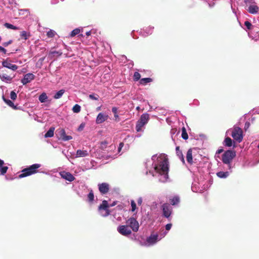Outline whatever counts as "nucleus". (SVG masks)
Returning a JSON list of instances; mask_svg holds the SVG:
<instances>
[{
	"mask_svg": "<svg viewBox=\"0 0 259 259\" xmlns=\"http://www.w3.org/2000/svg\"><path fill=\"white\" fill-rule=\"evenodd\" d=\"M127 223L129 224V227L134 232H137L139 230V225L138 222L134 218H130L127 221Z\"/></svg>",
	"mask_w": 259,
	"mask_h": 259,
	"instance_id": "423d86ee",
	"label": "nucleus"
},
{
	"mask_svg": "<svg viewBox=\"0 0 259 259\" xmlns=\"http://www.w3.org/2000/svg\"><path fill=\"white\" fill-rule=\"evenodd\" d=\"M131 206H132V211L133 212L137 208L136 204L135 201L133 200H131Z\"/></svg>",
	"mask_w": 259,
	"mask_h": 259,
	"instance_id": "a19ab883",
	"label": "nucleus"
},
{
	"mask_svg": "<svg viewBox=\"0 0 259 259\" xmlns=\"http://www.w3.org/2000/svg\"><path fill=\"white\" fill-rule=\"evenodd\" d=\"M99 96L98 95L91 94L89 95V98L94 100H98L99 99Z\"/></svg>",
	"mask_w": 259,
	"mask_h": 259,
	"instance_id": "ea45409f",
	"label": "nucleus"
},
{
	"mask_svg": "<svg viewBox=\"0 0 259 259\" xmlns=\"http://www.w3.org/2000/svg\"><path fill=\"white\" fill-rule=\"evenodd\" d=\"M223 151H224L223 149H222V148H221V149H218V150L217 151V153H218V154H220V153H222Z\"/></svg>",
	"mask_w": 259,
	"mask_h": 259,
	"instance_id": "603ef678",
	"label": "nucleus"
},
{
	"mask_svg": "<svg viewBox=\"0 0 259 259\" xmlns=\"http://www.w3.org/2000/svg\"><path fill=\"white\" fill-rule=\"evenodd\" d=\"M181 136L182 138L184 140H187L188 139V135L185 127L182 128Z\"/></svg>",
	"mask_w": 259,
	"mask_h": 259,
	"instance_id": "7c9ffc66",
	"label": "nucleus"
},
{
	"mask_svg": "<svg viewBox=\"0 0 259 259\" xmlns=\"http://www.w3.org/2000/svg\"><path fill=\"white\" fill-rule=\"evenodd\" d=\"M108 117L109 116L107 114H104L103 113H100L97 116L96 120V123L101 124L104 122L105 121L107 120Z\"/></svg>",
	"mask_w": 259,
	"mask_h": 259,
	"instance_id": "ddd939ff",
	"label": "nucleus"
},
{
	"mask_svg": "<svg viewBox=\"0 0 259 259\" xmlns=\"http://www.w3.org/2000/svg\"><path fill=\"white\" fill-rule=\"evenodd\" d=\"M96 109H97V111L100 110H101V107H97Z\"/></svg>",
	"mask_w": 259,
	"mask_h": 259,
	"instance_id": "4d7b16f0",
	"label": "nucleus"
},
{
	"mask_svg": "<svg viewBox=\"0 0 259 259\" xmlns=\"http://www.w3.org/2000/svg\"><path fill=\"white\" fill-rule=\"evenodd\" d=\"M57 132L60 138L64 141H69L72 139V137L71 136H67L66 135L65 131L63 128H60L57 131Z\"/></svg>",
	"mask_w": 259,
	"mask_h": 259,
	"instance_id": "1a4fd4ad",
	"label": "nucleus"
},
{
	"mask_svg": "<svg viewBox=\"0 0 259 259\" xmlns=\"http://www.w3.org/2000/svg\"><path fill=\"white\" fill-rule=\"evenodd\" d=\"M231 136L234 141L238 143L241 142L243 138L242 130L238 126H234L232 131Z\"/></svg>",
	"mask_w": 259,
	"mask_h": 259,
	"instance_id": "20e7f679",
	"label": "nucleus"
},
{
	"mask_svg": "<svg viewBox=\"0 0 259 259\" xmlns=\"http://www.w3.org/2000/svg\"><path fill=\"white\" fill-rule=\"evenodd\" d=\"M2 65L4 67L10 69L13 71H15L18 69V66L16 65L9 62L7 60L3 61Z\"/></svg>",
	"mask_w": 259,
	"mask_h": 259,
	"instance_id": "dca6fc26",
	"label": "nucleus"
},
{
	"mask_svg": "<svg viewBox=\"0 0 259 259\" xmlns=\"http://www.w3.org/2000/svg\"><path fill=\"white\" fill-rule=\"evenodd\" d=\"M107 144H108V143L106 141L102 142L101 143V146L102 148H106Z\"/></svg>",
	"mask_w": 259,
	"mask_h": 259,
	"instance_id": "c03bdc74",
	"label": "nucleus"
},
{
	"mask_svg": "<svg viewBox=\"0 0 259 259\" xmlns=\"http://www.w3.org/2000/svg\"><path fill=\"white\" fill-rule=\"evenodd\" d=\"M64 93H65V90L63 89H62V90L59 91L54 96V98L55 99H58L60 98L62 96V95L64 94Z\"/></svg>",
	"mask_w": 259,
	"mask_h": 259,
	"instance_id": "cd10ccee",
	"label": "nucleus"
},
{
	"mask_svg": "<svg viewBox=\"0 0 259 259\" xmlns=\"http://www.w3.org/2000/svg\"><path fill=\"white\" fill-rule=\"evenodd\" d=\"M94 200V194L92 190H91L88 195V200L90 202H92Z\"/></svg>",
	"mask_w": 259,
	"mask_h": 259,
	"instance_id": "c85d7f7f",
	"label": "nucleus"
},
{
	"mask_svg": "<svg viewBox=\"0 0 259 259\" xmlns=\"http://www.w3.org/2000/svg\"><path fill=\"white\" fill-rule=\"evenodd\" d=\"M118 232L123 236H128L132 233V231L127 225H121L117 228Z\"/></svg>",
	"mask_w": 259,
	"mask_h": 259,
	"instance_id": "0eeeda50",
	"label": "nucleus"
},
{
	"mask_svg": "<svg viewBox=\"0 0 259 259\" xmlns=\"http://www.w3.org/2000/svg\"><path fill=\"white\" fill-rule=\"evenodd\" d=\"M178 150H179L178 146H177V147H176V151H177V152H178Z\"/></svg>",
	"mask_w": 259,
	"mask_h": 259,
	"instance_id": "13d9d810",
	"label": "nucleus"
},
{
	"mask_svg": "<svg viewBox=\"0 0 259 259\" xmlns=\"http://www.w3.org/2000/svg\"><path fill=\"white\" fill-rule=\"evenodd\" d=\"M109 207V205H108V202L106 200H103L102 201V204H101L99 206V209H104L106 211V213L105 214L103 215V217H107L109 215L110 213V210L108 209Z\"/></svg>",
	"mask_w": 259,
	"mask_h": 259,
	"instance_id": "9d476101",
	"label": "nucleus"
},
{
	"mask_svg": "<svg viewBox=\"0 0 259 259\" xmlns=\"http://www.w3.org/2000/svg\"><path fill=\"white\" fill-rule=\"evenodd\" d=\"M41 165L38 163L33 164L30 166L25 168L21 170V174L19 175V178L31 176L38 172L37 169L40 167Z\"/></svg>",
	"mask_w": 259,
	"mask_h": 259,
	"instance_id": "f03ea898",
	"label": "nucleus"
},
{
	"mask_svg": "<svg viewBox=\"0 0 259 259\" xmlns=\"http://www.w3.org/2000/svg\"><path fill=\"white\" fill-rule=\"evenodd\" d=\"M116 204V202L114 201L112 204H111L109 206L112 207V206H114V205H115Z\"/></svg>",
	"mask_w": 259,
	"mask_h": 259,
	"instance_id": "864d4df0",
	"label": "nucleus"
},
{
	"mask_svg": "<svg viewBox=\"0 0 259 259\" xmlns=\"http://www.w3.org/2000/svg\"><path fill=\"white\" fill-rule=\"evenodd\" d=\"M249 125H250L249 122H246L245 123V127H244V128H245V130H247V128L249 127Z\"/></svg>",
	"mask_w": 259,
	"mask_h": 259,
	"instance_id": "3c124183",
	"label": "nucleus"
},
{
	"mask_svg": "<svg viewBox=\"0 0 259 259\" xmlns=\"http://www.w3.org/2000/svg\"><path fill=\"white\" fill-rule=\"evenodd\" d=\"M141 75L138 72H135L134 74L133 79L135 81H138L141 79Z\"/></svg>",
	"mask_w": 259,
	"mask_h": 259,
	"instance_id": "f704fd0d",
	"label": "nucleus"
},
{
	"mask_svg": "<svg viewBox=\"0 0 259 259\" xmlns=\"http://www.w3.org/2000/svg\"><path fill=\"white\" fill-rule=\"evenodd\" d=\"M258 7L256 5H250L248 7V11L250 14H256L258 11Z\"/></svg>",
	"mask_w": 259,
	"mask_h": 259,
	"instance_id": "412c9836",
	"label": "nucleus"
},
{
	"mask_svg": "<svg viewBox=\"0 0 259 259\" xmlns=\"http://www.w3.org/2000/svg\"><path fill=\"white\" fill-rule=\"evenodd\" d=\"M17 94L14 91H11L10 93L11 99L13 100H15L17 98Z\"/></svg>",
	"mask_w": 259,
	"mask_h": 259,
	"instance_id": "58836bf2",
	"label": "nucleus"
},
{
	"mask_svg": "<svg viewBox=\"0 0 259 259\" xmlns=\"http://www.w3.org/2000/svg\"><path fill=\"white\" fill-rule=\"evenodd\" d=\"M157 238H158V236L157 235H151L150 236H149L147 238V241L148 243H154L156 242Z\"/></svg>",
	"mask_w": 259,
	"mask_h": 259,
	"instance_id": "b1692460",
	"label": "nucleus"
},
{
	"mask_svg": "<svg viewBox=\"0 0 259 259\" xmlns=\"http://www.w3.org/2000/svg\"><path fill=\"white\" fill-rule=\"evenodd\" d=\"M139 109H140V107H137V110H139Z\"/></svg>",
	"mask_w": 259,
	"mask_h": 259,
	"instance_id": "bf43d9fd",
	"label": "nucleus"
},
{
	"mask_svg": "<svg viewBox=\"0 0 259 259\" xmlns=\"http://www.w3.org/2000/svg\"><path fill=\"white\" fill-rule=\"evenodd\" d=\"M89 155V153L87 150H77L76 153V158L83 157Z\"/></svg>",
	"mask_w": 259,
	"mask_h": 259,
	"instance_id": "a211bd4d",
	"label": "nucleus"
},
{
	"mask_svg": "<svg viewBox=\"0 0 259 259\" xmlns=\"http://www.w3.org/2000/svg\"><path fill=\"white\" fill-rule=\"evenodd\" d=\"M257 147L259 148V145H258Z\"/></svg>",
	"mask_w": 259,
	"mask_h": 259,
	"instance_id": "e2e57ef3",
	"label": "nucleus"
},
{
	"mask_svg": "<svg viewBox=\"0 0 259 259\" xmlns=\"http://www.w3.org/2000/svg\"><path fill=\"white\" fill-rule=\"evenodd\" d=\"M47 35L49 38H52L55 36V31L50 29L47 32Z\"/></svg>",
	"mask_w": 259,
	"mask_h": 259,
	"instance_id": "e433bc0d",
	"label": "nucleus"
},
{
	"mask_svg": "<svg viewBox=\"0 0 259 259\" xmlns=\"http://www.w3.org/2000/svg\"><path fill=\"white\" fill-rule=\"evenodd\" d=\"M0 52H2L4 54H6L7 50L4 47L0 46Z\"/></svg>",
	"mask_w": 259,
	"mask_h": 259,
	"instance_id": "49530a36",
	"label": "nucleus"
},
{
	"mask_svg": "<svg viewBox=\"0 0 259 259\" xmlns=\"http://www.w3.org/2000/svg\"><path fill=\"white\" fill-rule=\"evenodd\" d=\"M153 81V79L151 78H143L140 80L139 83L140 84L143 85H145L147 83H150Z\"/></svg>",
	"mask_w": 259,
	"mask_h": 259,
	"instance_id": "4be33fe9",
	"label": "nucleus"
},
{
	"mask_svg": "<svg viewBox=\"0 0 259 259\" xmlns=\"http://www.w3.org/2000/svg\"><path fill=\"white\" fill-rule=\"evenodd\" d=\"M236 155V152L235 151L230 150H227L222 155V160L224 163L228 165L229 169L232 168L231 163Z\"/></svg>",
	"mask_w": 259,
	"mask_h": 259,
	"instance_id": "7ed1b4c3",
	"label": "nucleus"
},
{
	"mask_svg": "<svg viewBox=\"0 0 259 259\" xmlns=\"http://www.w3.org/2000/svg\"><path fill=\"white\" fill-rule=\"evenodd\" d=\"M142 201H143L142 198L141 197L139 198L137 200L138 204L139 205H141L142 203Z\"/></svg>",
	"mask_w": 259,
	"mask_h": 259,
	"instance_id": "8fccbe9b",
	"label": "nucleus"
},
{
	"mask_svg": "<svg viewBox=\"0 0 259 259\" xmlns=\"http://www.w3.org/2000/svg\"><path fill=\"white\" fill-rule=\"evenodd\" d=\"M4 26L8 29H12L14 30L18 29V28L17 27L8 23H5L4 24Z\"/></svg>",
	"mask_w": 259,
	"mask_h": 259,
	"instance_id": "473e14b6",
	"label": "nucleus"
},
{
	"mask_svg": "<svg viewBox=\"0 0 259 259\" xmlns=\"http://www.w3.org/2000/svg\"><path fill=\"white\" fill-rule=\"evenodd\" d=\"M47 99H48V96H47L46 93H42L39 96V98H38L39 101L41 103H45V102H46Z\"/></svg>",
	"mask_w": 259,
	"mask_h": 259,
	"instance_id": "a878e982",
	"label": "nucleus"
},
{
	"mask_svg": "<svg viewBox=\"0 0 259 259\" xmlns=\"http://www.w3.org/2000/svg\"><path fill=\"white\" fill-rule=\"evenodd\" d=\"M99 190L102 194L107 193L109 190V185L106 183L98 184Z\"/></svg>",
	"mask_w": 259,
	"mask_h": 259,
	"instance_id": "f8f14e48",
	"label": "nucleus"
},
{
	"mask_svg": "<svg viewBox=\"0 0 259 259\" xmlns=\"http://www.w3.org/2000/svg\"><path fill=\"white\" fill-rule=\"evenodd\" d=\"M12 43V40H10L8 42H4L3 44V45L4 47H6L8 46L9 45L11 44Z\"/></svg>",
	"mask_w": 259,
	"mask_h": 259,
	"instance_id": "a18cd8bd",
	"label": "nucleus"
},
{
	"mask_svg": "<svg viewBox=\"0 0 259 259\" xmlns=\"http://www.w3.org/2000/svg\"><path fill=\"white\" fill-rule=\"evenodd\" d=\"M169 202L171 205H175L178 203V197L175 196L172 199H169Z\"/></svg>",
	"mask_w": 259,
	"mask_h": 259,
	"instance_id": "c9c22d12",
	"label": "nucleus"
},
{
	"mask_svg": "<svg viewBox=\"0 0 259 259\" xmlns=\"http://www.w3.org/2000/svg\"><path fill=\"white\" fill-rule=\"evenodd\" d=\"M123 145H124L123 143H122V142L120 143V144L119 145L118 148V152H120L121 151V150L122 148L123 147Z\"/></svg>",
	"mask_w": 259,
	"mask_h": 259,
	"instance_id": "de8ad7c7",
	"label": "nucleus"
},
{
	"mask_svg": "<svg viewBox=\"0 0 259 259\" xmlns=\"http://www.w3.org/2000/svg\"><path fill=\"white\" fill-rule=\"evenodd\" d=\"M85 34H86V35H87V36H89V35H91V32L90 31H88V32H87L85 33Z\"/></svg>",
	"mask_w": 259,
	"mask_h": 259,
	"instance_id": "5fc2aeb1",
	"label": "nucleus"
},
{
	"mask_svg": "<svg viewBox=\"0 0 259 259\" xmlns=\"http://www.w3.org/2000/svg\"><path fill=\"white\" fill-rule=\"evenodd\" d=\"M181 160H182V161L183 162V163H185L184 158V157H183V156H182Z\"/></svg>",
	"mask_w": 259,
	"mask_h": 259,
	"instance_id": "6e6d98bb",
	"label": "nucleus"
},
{
	"mask_svg": "<svg viewBox=\"0 0 259 259\" xmlns=\"http://www.w3.org/2000/svg\"><path fill=\"white\" fill-rule=\"evenodd\" d=\"M4 164V161L0 159V171L1 174L2 175H4L7 171L8 169V167L6 166H3Z\"/></svg>",
	"mask_w": 259,
	"mask_h": 259,
	"instance_id": "aec40b11",
	"label": "nucleus"
},
{
	"mask_svg": "<svg viewBox=\"0 0 259 259\" xmlns=\"http://www.w3.org/2000/svg\"><path fill=\"white\" fill-rule=\"evenodd\" d=\"M79 36H83V35L82 34H80V35H79Z\"/></svg>",
	"mask_w": 259,
	"mask_h": 259,
	"instance_id": "052dcab7",
	"label": "nucleus"
},
{
	"mask_svg": "<svg viewBox=\"0 0 259 259\" xmlns=\"http://www.w3.org/2000/svg\"><path fill=\"white\" fill-rule=\"evenodd\" d=\"M35 76L32 73H27L24 76V77L21 79V82L23 85H25L28 83H29L34 79Z\"/></svg>",
	"mask_w": 259,
	"mask_h": 259,
	"instance_id": "9b49d317",
	"label": "nucleus"
},
{
	"mask_svg": "<svg viewBox=\"0 0 259 259\" xmlns=\"http://www.w3.org/2000/svg\"><path fill=\"white\" fill-rule=\"evenodd\" d=\"M14 76H11L10 75H8L7 73L5 72H2L0 74V78L1 80L3 81L7 82V83H10L12 82V79L13 78Z\"/></svg>",
	"mask_w": 259,
	"mask_h": 259,
	"instance_id": "2eb2a0df",
	"label": "nucleus"
},
{
	"mask_svg": "<svg viewBox=\"0 0 259 259\" xmlns=\"http://www.w3.org/2000/svg\"><path fill=\"white\" fill-rule=\"evenodd\" d=\"M186 159L187 162L192 164L193 162V156H192V149H190L187 152L186 155Z\"/></svg>",
	"mask_w": 259,
	"mask_h": 259,
	"instance_id": "6ab92c4d",
	"label": "nucleus"
},
{
	"mask_svg": "<svg viewBox=\"0 0 259 259\" xmlns=\"http://www.w3.org/2000/svg\"><path fill=\"white\" fill-rule=\"evenodd\" d=\"M60 175L62 178L69 182H72L75 179V177L71 173L69 172H61Z\"/></svg>",
	"mask_w": 259,
	"mask_h": 259,
	"instance_id": "4468645a",
	"label": "nucleus"
},
{
	"mask_svg": "<svg viewBox=\"0 0 259 259\" xmlns=\"http://www.w3.org/2000/svg\"><path fill=\"white\" fill-rule=\"evenodd\" d=\"M3 100L7 105L12 107L13 109L15 110L18 109L17 106L14 105V103L10 100L5 99L4 97H3Z\"/></svg>",
	"mask_w": 259,
	"mask_h": 259,
	"instance_id": "5701e85b",
	"label": "nucleus"
},
{
	"mask_svg": "<svg viewBox=\"0 0 259 259\" xmlns=\"http://www.w3.org/2000/svg\"><path fill=\"white\" fill-rule=\"evenodd\" d=\"M50 54H57L59 56H60L62 54V52L61 51H52L50 53Z\"/></svg>",
	"mask_w": 259,
	"mask_h": 259,
	"instance_id": "37998d69",
	"label": "nucleus"
},
{
	"mask_svg": "<svg viewBox=\"0 0 259 259\" xmlns=\"http://www.w3.org/2000/svg\"><path fill=\"white\" fill-rule=\"evenodd\" d=\"M112 111L114 114V117L117 118H118V115L117 114V108L115 107H114L112 108Z\"/></svg>",
	"mask_w": 259,
	"mask_h": 259,
	"instance_id": "79ce46f5",
	"label": "nucleus"
},
{
	"mask_svg": "<svg viewBox=\"0 0 259 259\" xmlns=\"http://www.w3.org/2000/svg\"><path fill=\"white\" fill-rule=\"evenodd\" d=\"M233 143H234L233 147H236V145H235V142L233 141L231 138L229 137H226L224 141V144L227 147L232 146L233 145Z\"/></svg>",
	"mask_w": 259,
	"mask_h": 259,
	"instance_id": "f3484780",
	"label": "nucleus"
},
{
	"mask_svg": "<svg viewBox=\"0 0 259 259\" xmlns=\"http://www.w3.org/2000/svg\"><path fill=\"white\" fill-rule=\"evenodd\" d=\"M244 25L248 30L251 29L252 25L250 22L246 21L244 22Z\"/></svg>",
	"mask_w": 259,
	"mask_h": 259,
	"instance_id": "4c0bfd02",
	"label": "nucleus"
},
{
	"mask_svg": "<svg viewBox=\"0 0 259 259\" xmlns=\"http://www.w3.org/2000/svg\"><path fill=\"white\" fill-rule=\"evenodd\" d=\"M149 120V115L147 113L143 114L137 122L136 126L137 132H139L141 131L142 128L148 122Z\"/></svg>",
	"mask_w": 259,
	"mask_h": 259,
	"instance_id": "39448f33",
	"label": "nucleus"
},
{
	"mask_svg": "<svg viewBox=\"0 0 259 259\" xmlns=\"http://www.w3.org/2000/svg\"><path fill=\"white\" fill-rule=\"evenodd\" d=\"M81 107L78 104H75L72 108V111L74 113H79L80 111Z\"/></svg>",
	"mask_w": 259,
	"mask_h": 259,
	"instance_id": "72a5a7b5",
	"label": "nucleus"
},
{
	"mask_svg": "<svg viewBox=\"0 0 259 259\" xmlns=\"http://www.w3.org/2000/svg\"><path fill=\"white\" fill-rule=\"evenodd\" d=\"M20 36L22 38L26 40L30 36V35L29 33H27L26 31H23L21 32Z\"/></svg>",
	"mask_w": 259,
	"mask_h": 259,
	"instance_id": "c756f323",
	"label": "nucleus"
},
{
	"mask_svg": "<svg viewBox=\"0 0 259 259\" xmlns=\"http://www.w3.org/2000/svg\"><path fill=\"white\" fill-rule=\"evenodd\" d=\"M171 226H172V225L171 224H167L165 226V229L167 231H169L171 229Z\"/></svg>",
	"mask_w": 259,
	"mask_h": 259,
	"instance_id": "09e8293b",
	"label": "nucleus"
},
{
	"mask_svg": "<svg viewBox=\"0 0 259 259\" xmlns=\"http://www.w3.org/2000/svg\"><path fill=\"white\" fill-rule=\"evenodd\" d=\"M157 164L155 165L154 168L156 171L160 175H165L168 172V159L165 157H158Z\"/></svg>",
	"mask_w": 259,
	"mask_h": 259,
	"instance_id": "f257e3e1",
	"label": "nucleus"
},
{
	"mask_svg": "<svg viewBox=\"0 0 259 259\" xmlns=\"http://www.w3.org/2000/svg\"><path fill=\"white\" fill-rule=\"evenodd\" d=\"M217 176L220 178H226L229 176V172L219 171L217 173Z\"/></svg>",
	"mask_w": 259,
	"mask_h": 259,
	"instance_id": "bb28decb",
	"label": "nucleus"
},
{
	"mask_svg": "<svg viewBox=\"0 0 259 259\" xmlns=\"http://www.w3.org/2000/svg\"><path fill=\"white\" fill-rule=\"evenodd\" d=\"M1 40H2V38H1V37L0 36V41H1Z\"/></svg>",
	"mask_w": 259,
	"mask_h": 259,
	"instance_id": "680f3d73",
	"label": "nucleus"
},
{
	"mask_svg": "<svg viewBox=\"0 0 259 259\" xmlns=\"http://www.w3.org/2000/svg\"><path fill=\"white\" fill-rule=\"evenodd\" d=\"M80 32V29L79 28H75L71 32L70 36L71 37H74L76 35L79 34Z\"/></svg>",
	"mask_w": 259,
	"mask_h": 259,
	"instance_id": "2f4dec72",
	"label": "nucleus"
},
{
	"mask_svg": "<svg viewBox=\"0 0 259 259\" xmlns=\"http://www.w3.org/2000/svg\"><path fill=\"white\" fill-rule=\"evenodd\" d=\"M55 131V127H51L49 131L45 134V138H51L53 137L54 133Z\"/></svg>",
	"mask_w": 259,
	"mask_h": 259,
	"instance_id": "393cba45",
	"label": "nucleus"
},
{
	"mask_svg": "<svg viewBox=\"0 0 259 259\" xmlns=\"http://www.w3.org/2000/svg\"><path fill=\"white\" fill-rule=\"evenodd\" d=\"M161 208L163 215L166 218H168L171 213V207L170 204L167 203H164L161 206Z\"/></svg>",
	"mask_w": 259,
	"mask_h": 259,
	"instance_id": "6e6552de",
	"label": "nucleus"
}]
</instances>
